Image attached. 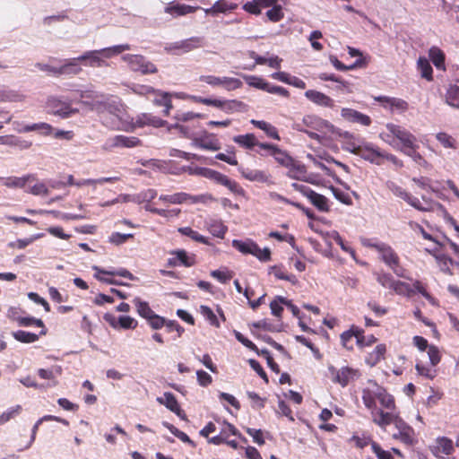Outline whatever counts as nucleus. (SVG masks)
I'll list each match as a JSON object with an SVG mask.
<instances>
[{
    "label": "nucleus",
    "instance_id": "obj_11",
    "mask_svg": "<svg viewBox=\"0 0 459 459\" xmlns=\"http://www.w3.org/2000/svg\"><path fill=\"white\" fill-rule=\"evenodd\" d=\"M103 319L114 329H135L138 325L137 320L130 316H121L117 318L111 313H106Z\"/></svg>",
    "mask_w": 459,
    "mask_h": 459
},
{
    "label": "nucleus",
    "instance_id": "obj_21",
    "mask_svg": "<svg viewBox=\"0 0 459 459\" xmlns=\"http://www.w3.org/2000/svg\"><path fill=\"white\" fill-rule=\"evenodd\" d=\"M164 125H165V121L162 120L161 118L152 116V114H149V113H143L136 117V118L133 124L132 129H134L135 127L141 128L145 126H152L154 127H161Z\"/></svg>",
    "mask_w": 459,
    "mask_h": 459
},
{
    "label": "nucleus",
    "instance_id": "obj_29",
    "mask_svg": "<svg viewBox=\"0 0 459 459\" xmlns=\"http://www.w3.org/2000/svg\"><path fill=\"white\" fill-rule=\"evenodd\" d=\"M37 178L33 174L23 177H8L4 179V185L7 187L23 188L28 183L36 181Z\"/></svg>",
    "mask_w": 459,
    "mask_h": 459
},
{
    "label": "nucleus",
    "instance_id": "obj_46",
    "mask_svg": "<svg viewBox=\"0 0 459 459\" xmlns=\"http://www.w3.org/2000/svg\"><path fill=\"white\" fill-rule=\"evenodd\" d=\"M377 281L384 288L393 290L396 280L389 273L377 272L375 273Z\"/></svg>",
    "mask_w": 459,
    "mask_h": 459
},
{
    "label": "nucleus",
    "instance_id": "obj_30",
    "mask_svg": "<svg viewBox=\"0 0 459 459\" xmlns=\"http://www.w3.org/2000/svg\"><path fill=\"white\" fill-rule=\"evenodd\" d=\"M80 59L76 58H69L64 61V65L58 67V72L60 75H76L82 72V68L79 65Z\"/></svg>",
    "mask_w": 459,
    "mask_h": 459
},
{
    "label": "nucleus",
    "instance_id": "obj_38",
    "mask_svg": "<svg viewBox=\"0 0 459 459\" xmlns=\"http://www.w3.org/2000/svg\"><path fill=\"white\" fill-rule=\"evenodd\" d=\"M359 326L351 325V328L341 334L342 345L348 351H353L354 346L352 340H357V331Z\"/></svg>",
    "mask_w": 459,
    "mask_h": 459
},
{
    "label": "nucleus",
    "instance_id": "obj_26",
    "mask_svg": "<svg viewBox=\"0 0 459 459\" xmlns=\"http://www.w3.org/2000/svg\"><path fill=\"white\" fill-rule=\"evenodd\" d=\"M385 353L386 345L385 343H380L377 345L371 352L368 353L365 357V363L369 367H375L385 359Z\"/></svg>",
    "mask_w": 459,
    "mask_h": 459
},
{
    "label": "nucleus",
    "instance_id": "obj_54",
    "mask_svg": "<svg viewBox=\"0 0 459 459\" xmlns=\"http://www.w3.org/2000/svg\"><path fill=\"white\" fill-rule=\"evenodd\" d=\"M244 79L246 82L251 87H255L263 91H265V89L268 87V82L261 77L255 75H244Z\"/></svg>",
    "mask_w": 459,
    "mask_h": 459
},
{
    "label": "nucleus",
    "instance_id": "obj_47",
    "mask_svg": "<svg viewBox=\"0 0 459 459\" xmlns=\"http://www.w3.org/2000/svg\"><path fill=\"white\" fill-rule=\"evenodd\" d=\"M13 338L23 343H32L39 340V334H36L33 333L26 332L23 330H19L13 333Z\"/></svg>",
    "mask_w": 459,
    "mask_h": 459
},
{
    "label": "nucleus",
    "instance_id": "obj_33",
    "mask_svg": "<svg viewBox=\"0 0 459 459\" xmlns=\"http://www.w3.org/2000/svg\"><path fill=\"white\" fill-rule=\"evenodd\" d=\"M250 123L253 126H255L256 128L263 130L268 137L277 140V141L281 140L280 134L278 133V129L272 124H270L266 121H264V120H255V119H252L250 121Z\"/></svg>",
    "mask_w": 459,
    "mask_h": 459
},
{
    "label": "nucleus",
    "instance_id": "obj_51",
    "mask_svg": "<svg viewBox=\"0 0 459 459\" xmlns=\"http://www.w3.org/2000/svg\"><path fill=\"white\" fill-rule=\"evenodd\" d=\"M163 426L167 428L175 437H177L183 443H186L192 446H195V442L185 432L179 430L174 425L169 422H163Z\"/></svg>",
    "mask_w": 459,
    "mask_h": 459
},
{
    "label": "nucleus",
    "instance_id": "obj_18",
    "mask_svg": "<svg viewBox=\"0 0 459 459\" xmlns=\"http://www.w3.org/2000/svg\"><path fill=\"white\" fill-rule=\"evenodd\" d=\"M341 116L344 120L350 123L359 124L363 126H369L372 123L371 117L353 108H342Z\"/></svg>",
    "mask_w": 459,
    "mask_h": 459
},
{
    "label": "nucleus",
    "instance_id": "obj_28",
    "mask_svg": "<svg viewBox=\"0 0 459 459\" xmlns=\"http://www.w3.org/2000/svg\"><path fill=\"white\" fill-rule=\"evenodd\" d=\"M233 142L246 150H254L258 146L259 141L254 134H246L236 135L232 138Z\"/></svg>",
    "mask_w": 459,
    "mask_h": 459
},
{
    "label": "nucleus",
    "instance_id": "obj_20",
    "mask_svg": "<svg viewBox=\"0 0 459 459\" xmlns=\"http://www.w3.org/2000/svg\"><path fill=\"white\" fill-rule=\"evenodd\" d=\"M375 100L381 103L384 108H389L392 111L394 109L399 110L401 112H404L409 108V104L403 99L387 97V96H379L376 97Z\"/></svg>",
    "mask_w": 459,
    "mask_h": 459
},
{
    "label": "nucleus",
    "instance_id": "obj_60",
    "mask_svg": "<svg viewBox=\"0 0 459 459\" xmlns=\"http://www.w3.org/2000/svg\"><path fill=\"white\" fill-rule=\"evenodd\" d=\"M133 238H134V235L131 233L122 234L119 232H113L109 236L108 241L114 245L119 246V245L126 243L128 239H131Z\"/></svg>",
    "mask_w": 459,
    "mask_h": 459
},
{
    "label": "nucleus",
    "instance_id": "obj_24",
    "mask_svg": "<svg viewBox=\"0 0 459 459\" xmlns=\"http://www.w3.org/2000/svg\"><path fill=\"white\" fill-rule=\"evenodd\" d=\"M154 96L153 104L159 107H164L162 111L163 116L168 117L169 111L172 108L171 95L168 92L156 90V92L152 94Z\"/></svg>",
    "mask_w": 459,
    "mask_h": 459
},
{
    "label": "nucleus",
    "instance_id": "obj_7",
    "mask_svg": "<svg viewBox=\"0 0 459 459\" xmlns=\"http://www.w3.org/2000/svg\"><path fill=\"white\" fill-rule=\"evenodd\" d=\"M329 371L333 377V381L343 387L348 385L351 381L355 380L360 376L358 369L348 366L342 367L339 369L331 366L329 367Z\"/></svg>",
    "mask_w": 459,
    "mask_h": 459
},
{
    "label": "nucleus",
    "instance_id": "obj_12",
    "mask_svg": "<svg viewBox=\"0 0 459 459\" xmlns=\"http://www.w3.org/2000/svg\"><path fill=\"white\" fill-rule=\"evenodd\" d=\"M357 155L376 165L383 163L384 152H381L378 146L372 143H363Z\"/></svg>",
    "mask_w": 459,
    "mask_h": 459
},
{
    "label": "nucleus",
    "instance_id": "obj_6",
    "mask_svg": "<svg viewBox=\"0 0 459 459\" xmlns=\"http://www.w3.org/2000/svg\"><path fill=\"white\" fill-rule=\"evenodd\" d=\"M122 59L134 72H137L142 74H152L158 72L157 66L142 55L127 54L123 56Z\"/></svg>",
    "mask_w": 459,
    "mask_h": 459
},
{
    "label": "nucleus",
    "instance_id": "obj_44",
    "mask_svg": "<svg viewBox=\"0 0 459 459\" xmlns=\"http://www.w3.org/2000/svg\"><path fill=\"white\" fill-rule=\"evenodd\" d=\"M178 230L180 234L186 236L198 243H202L204 245H210L208 238L201 235L199 232H197L196 230H194L190 227L178 228Z\"/></svg>",
    "mask_w": 459,
    "mask_h": 459
},
{
    "label": "nucleus",
    "instance_id": "obj_23",
    "mask_svg": "<svg viewBox=\"0 0 459 459\" xmlns=\"http://www.w3.org/2000/svg\"><path fill=\"white\" fill-rule=\"evenodd\" d=\"M305 96L307 100L318 106L325 108L334 107V100L323 92L315 90H308L305 92Z\"/></svg>",
    "mask_w": 459,
    "mask_h": 459
},
{
    "label": "nucleus",
    "instance_id": "obj_22",
    "mask_svg": "<svg viewBox=\"0 0 459 459\" xmlns=\"http://www.w3.org/2000/svg\"><path fill=\"white\" fill-rule=\"evenodd\" d=\"M199 9H200L199 6H191V5L185 4L172 2V3H169L165 7V13H169L174 17H178V16H184V15L189 14V13H193Z\"/></svg>",
    "mask_w": 459,
    "mask_h": 459
},
{
    "label": "nucleus",
    "instance_id": "obj_37",
    "mask_svg": "<svg viewBox=\"0 0 459 459\" xmlns=\"http://www.w3.org/2000/svg\"><path fill=\"white\" fill-rule=\"evenodd\" d=\"M14 320L20 326L36 325L38 327H41L42 330L40 331L39 335L43 336L47 334V328L41 319H38L32 316H19L14 318Z\"/></svg>",
    "mask_w": 459,
    "mask_h": 459
},
{
    "label": "nucleus",
    "instance_id": "obj_5",
    "mask_svg": "<svg viewBox=\"0 0 459 459\" xmlns=\"http://www.w3.org/2000/svg\"><path fill=\"white\" fill-rule=\"evenodd\" d=\"M232 246L240 253L253 255L261 262H268L271 260V250L268 247L261 249L260 247L252 240H238L232 241Z\"/></svg>",
    "mask_w": 459,
    "mask_h": 459
},
{
    "label": "nucleus",
    "instance_id": "obj_13",
    "mask_svg": "<svg viewBox=\"0 0 459 459\" xmlns=\"http://www.w3.org/2000/svg\"><path fill=\"white\" fill-rule=\"evenodd\" d=\"M170 254L174 255L168 259V264L172 267L184 265L191 267L196 264V255L195 254H188L184 249H178L171 251Z\"/></svg>",
    "mask_w": 459,
    "mask_h": 459
},
{
    "label": "nucleus",
    "instance_id": "obj_14",
    "mask_svg": "<svg viewBox=\"0 0 459 459\" xmlns=\"http://www.w3.org/2000/svg\"><path fill=\"white\" fill-rule=\"evenodd\" d=\"M93 271L95 272V278L99 280L100 281L106 282V283H115V280L112 278H108L106 276H122L124 278L134 280V275L126 269L121 268L117 271H108L105 269H102L99 266H92Z\"/></svg>",
    "mask_w": 459,
    "mask_h": 459
},
{
    "label": "nucleus",
    "instance_id": "obj_10",
    "mask_svg": "<svg viewBox=\"0 0 459 459\" xmlns=\"http://www.w3.org/2000/svg\"><path fill=\"white\" fill-rule=\"evenodd\" d=\"M47 107L51 114L59 116L63 118L69 117L78 112L77 108H73L69 103L62 101L56 98L48 99Z\"/></svg>",
    "mask_w": 459,
    "mask_h": 459
},
{
    "label": "nucleus",
    "instance_id": "obj_43",
    "mask_svg": "<svg viewBox=\"0 0 459 459\" xmlns=\"http://www.w3.org/2000/svg\"><path fill=\"white\" fill-rule=\"evenodd\" d=\"M271 271L273 273L275 278L279 280L288 281L292 285H297L299 283V280L296 275L289 273L281 266L273 265L271 267Z\"/></svg>",
    "mask_w": 459,
    "mask_h": 459
},
{
    "label": "nucleus",
    "instance_id": "obj_27",
    "mask_svg": "<svg viewBox=\"0 0 459 459\" xmlns=\"http://www.w3.org/2000/svg\"><path fill=\"white\" fill-rule=\"evenodd\" d=\"M237 4L230 3L227 0H218L213 4L212 7L204 9V12L206 14L214 16L218 13H224L228 11H233L237 9Z\"/></svg>",
    "mask_w": 459,
    "mask_h": 459
},
{
    "label": "nucleus",
    "instance_id": "obj_16",
    "mask_svg": "<svg viewBox=\"0 0 459 459\" xmlns=\"http://www.w3.org/2000/svg\"><path fill=\"white\" fill-rule=\"evenodd\" d=\"M238 171L245 179L251 182H258L267 185L273 184L272 176L264 170L250 169L240 167L238 168Z\"/></svg>",
    "mask_w": 459,
    "mask_h": 459
},
{
    "label": "nucleus",
    "instance_id": "obj_55",
    "mask_svg": "<svg viewBox=\"0 0 459 459\" xmlns=\"http://www.w3.org/2000/svg\"><path fill=\"white\" fill-rule=\"evenodd\" d=\"M242 85L243 83L239 79L224 76L221 77V82L220 86L230 91L241 88Z\"/></svg>",
    "mask_w": 459,
    "mask_h": 459
},
{
    "label": "nucleus",
    "instance_id": "obj_4",
    "mask_svg": "<svg viewBox=\"0 0 459 459\" xmlns=\"http://www.w3.org/2000/svg\"><path fill=\"white\" fill-rule=\"evenodd\" d=\"M386 129L389 132L388 136H393L397 139L401 143V151L406 155H412L415 152V150L419 147L417 144V138L414 134H412L406 128L395 125L393 123H389L386 125Z\"/></svg>",
    "mask_w": 459,
    "mask_h": 459
},
{
    "label": "nucleus",
    "instance_id": "obj_25",
    "mask_svg": "<svg viewBox=\"0 0 459 459\" xmlns=\"http://www.w3.org/2000/svg\"><path fill=\"white\" fill-rule=\"evenodd\" d=\"M195 145L201 149L208 151H218L221 149V143L212 134H206L195 139Z\"/></svg>",
    "mask_w": 459,
    "mask_h": 459
},
{
    "label": "nucleus",
    "instance_id": "obj_31",
    "mask_svg": "<svg viewBox=\"0 0 459 459\" xmlns=\"http://www.w3.org/2000/svg\"><path fill=\"white\" fill-rule=\"evenodd\" d=\"M207 230L214 237L219 238H224L225 234L228 231V227L224 225L222 221L211 219L206 221Z\"/></svg>",
    "mask_w": 459,
    "mask_h": 459
},
{
    "label": "nucleus",
    "instance_id": "obj_2",
    "mask_svg": "<svg viewBox=\"0 0 459 459\" xmlns=\"http://www.w3.org/2000/svg\"><path fill=\"white\" fill-rule=\"evenodd\" d=\"M131 49L129 44L116 45L109 48H105L99 50H90L84 52L82 55L78 56L81 62L84 65L91 67H102L108 66L106 59L111 58L114 56L119 55L124 51Z\"/></svg>",
    "mask_w": 459,
    "mask_h": 459
},
{
    "label": "nucleus",
    "instance_id": "obj_52",
    "mask_svg": "<svg viewBox=\"0 0 459 459\" xmlns=\"http://www.w3.org/2000/svg\"><path fill=\"white\" fill-rule=\"evenodd\" d=\"M200 313L209 322V324L214 327H220V322L218 320L217 316L214 314L212 309L208 306L202 305L200 307Z\"/></svg>",
    "mask_w": 459,
    "mask_h": 459
},
{
    "label": "nucleus",
    "instance_id": "obj_19",
    "mask_svg": "<svg viewBox=\"0 0 459 459\" xmlns=\"http://www.w3.org/2000/svg\"><path fill=\"white\" fill-rule=\"evenodd\" d=\"M109 148H134L142 145V141L135 136L118 134L108 140Z\"/></svg>",
    "mask_w": 459,
    "mask_h": 459
},
{
    "label": "nucleus",
    "instance_id": "obj_41",
    "mask_svg": "<svg viewBox=\"0 0 459 459\" xmlns=\"http://www.w3.org/2000/svg\"><path fill=\"white\" fill-rule=\"evenodd\" d=\"M133 303L136 307L138 315L146 320H148L154 314V311L151 308L149 303L143 301L140 298H134Z\"/></svg>",
    "mask_w": 459,
    "mask_h": 459
},
{
    "label": "nucleus",
    "instance_id": "obj_50",
    "mask_svg": "<svg viewBox=\"0 0 459 459\" xmlns=\"http://www.w3.org/2000/svg\"><path fill=\"white\" fill-rule=\"evenodd\" d=\"M289 304V300L286 298L278 296L275 299H273L270 303V308L272 311V314L279 318L281 317L282 312H283V307L282 305Z\"/></svg>",
    "mask_w": 459,
    "mask_h": 459
},
{
    "label": "nucleus",
    "instance_id": "obj_42",
    "mask_svg": "<svg viewBox=\"0 0 459 459\" xmlns=\"http://www.w3.org/2000/svg\"><path fill=\"white\" fill-rule=\"evenodd\" d=\"M377 341V339L373 334L365 335L364 330L362 328L359 327V329L357 331V342H356L359 349L363 350L366 347H370L374 343H376Z\"/></svg>",
    "mask_w": 459,
    "mask_h": 459
},
{
    "label": "nucleus",
    "instance_id": "obj_3",
    "mask_svg": "<svg viewBox=\"0 0 459 459\" xmlns=\"http://www.w3.org/2000/svg\"><path fill=\"white\" fill-rule=\"evenodd\" d=\"M370 247L379 254L380 259L396 276L410 280L407 270L401 265L400 257L391 246L385 243H374L370 244Z\"/></svg>",
    "mask_w": 459,
    "mask_h": 459
},
{
    "label": "nucleus",
    "instance_id": "obj_48",
    "mask_svg": "<svg viewBox=\"0 0 459 459\" xmlns=\"http://www.w3.org/2000/svg\"><path fill=\"white\" fill-rule=\"evenodd\" d=\"M415 369L419 376L424 377L425 378L430 380L434 379L437 375V371L435 367H429L422 364L421 362L416 363Z\"/></svg>",
    "mask_w": 459,
    "mask_h": 459
},
{
    "label": "nucleus",
    "instance_id": "obj_36",
    "mask_svg": "<svg viewBox=\"0 0 459 459\" xmlns=\"http://www.w3.org/2000/svg\"><path fill=\"white\" fill-rule=\"evenodd\" d=\"M318 78L322 81H332L337 82L335 89L340 91L351 92L350 82L343 81L341 77L336 76L333 74L322 73L318 75Z\"/></svg>",
    "mask_w": 459,
    "mask_h": 459
},
{
    "label": "nucleus",
    "instance_id": "obj_35",
    "mask_svg": "<svg viewBox=\"0 0 459 459\" xmlns=\"http://www.w3.org/2000/svg\"><path fill=\"white\" fill-rule=\"evenodd\" d=\"M272 157L279 165L284 168L290 169L294 166L293 158L286 151L281 150L278 146H276Z\"/></svg>",
    "mask_w": 459,
    "mask_h": 459
},
{
    "label": "nucleus",
    "instance_id": "obj_57",
    "mask_svg": "<svg viewBox=\"0 0 459 459\" xmlns=\"http://www.w3.org/2000/svg\"><path fill=\"white\" fill-rule=\"evenodd\" d=\"M302 123L307 127L318 130L322 127L324 120L314 115H307L303 117Z\"/></svg>",
    "mask_w": 459,
    "mask_h": 459
},
{
    "label": "nucleus",
    "instance_id": "obj_56",
    "mask_svg": "<svg viewBox=\"0 0 459 459\" xmlns=\"http://www.w3.org/2000/svg\"><path fill=\"white\" fill-rule=\"evenodd\" d=\"M246 108V104L238 100H225V106L223 111L226 113H233L236 111H242Z\"/></svg>",
    "mask_w": 459,
    "mask_h": 459
},
{
    "label": "nucleus",
    "instance_id": "obj_49",
    "mask_svg": "<svg viewBox=\"0 0 459 459\" xmlns=\"http://www.w3.org/2000/svg\"><path fill=\"white\" fill-rule=\"evenodd\" d=\"M446 103L459 108V86L451 85L446 94Z\"/></svg>",
    "mask_w": 459,
    "mask_h": 459
},
{
    "label": "nucleus",
    "instance_id": "obj_32",
    "mask_svg": "<svg viewBox=\"0 0 459 459\" xmlns=\"http://www.w3.org/2000/svg\"><path fill=\"white\" fill-rule=\"evenodd\" d=\"M307 198L311 202V204L320 212H327L330 210L328 204V199L313 189L308 192Z\"/></svg>",
    "mask_w": 459,
    "mask_h": 459
},
{
    "label": "nucleus",
    "instance_id": "obj_15",
    "mask_svg": "<svg viewBox=\"0 0 459 459\" xmlns=\"http://www.w3.org/2000/svg\"><path fill=\"white\" fill-rule=\"evenodd\" d=\"M204 39L203 37H191L189 39L175 42L171 45L170 49L175 53H187L194 49L204 47Z\"/></svg>",
    "mask_w": 459,
    "mask_h": 459
},
{
    "label": "nucleus",
    "instance_id": "obj_8",
    "mask_svg": "<svg viewBox=\"0 0 459 459\" xmlns=\"http://www.w3.org/2000/svg\"><path fill=\"white\" fill-rule=\"evenodd\" d=\"M159 199L163 203L172 204H181L184 203H205L208 199L207 195H191L185 192H178L172 195H161Z\"/></svg>",
    "mask_w": 459,
    "mask_h": 459
},
{
    "label": "nucleus",
    "instance_id": "obj_64",
    "mask_svg": "<svg viewBox=\"0 0 459 459\" xmlns=\"http://www.w3.org/2000/svg\"><path fill=\"white\" fill-rule=\"evenodd\" d=\"M371 449L377 455V459H394L392 454L389 451L384 450L380 445L375 441L371 443Z\"/></svg>",
    "mask_w": 459,
    "mask_h": 459
},
{
    "label": "nucleus",
    "instance_id": "obj_9",
    "mask_svg": "<svg viewBox=\"0 0 459 459\" xmlns=\"http://www.w3.org/2000/svg\"><path fill=\"white\" fill-rule=\"evenodd\" d=\"M387 186L390 189V191L396 195L397 197H400L403 199L405 202H407L411 206L414 207L418 211L421 212H429L431 211L430 206H423L419 200V198L411 195L410 193L405 191L403 187L400 186H397L394 182H388Z\"/></svg>",
    "mask_w": 459,
    "mask_h": 459
},
{
    "label": "nucleus",
    "instance_id": "obj_62",
    "mask_svg": "<svg viewBox=\"0 0 459 459\" xmlns=\"http://www.w3.org/2000/svg\"><path fill=\"white\" fill-rule=\"evenodd\" d=\"M437 139L445 148H456L455 140L446 133H438Z\"/></svg>",
    "mask_w": 459,
    "mask_h": 459
},
{
    "label": "nucleus",
    "instance_id": "obj_17",
    "mask_svg": "<svg viewBox=\"0 0 459 459\" xmlns=\"http://www.w3.org/2000/svg\"><path fill=\"white\" fill-rule=\"evenodd\" d=\"M430 450L436 457L443 459L454 452V443L446 437H437Z\"/></svg>",
    "mask_w": 459,
    "mask_h": 459
},
{
    "label": "nucleus",
    "instance_id": "obj_61",
    "mask_svg": "<svg viewBox=\"0 0 459 459\" xmlns=\"http://www.w3.org/2000/svg\"><path fill=\"white\" fill-rule=\"evenodd\" d=\"M132 91L140 96H149L156 92V89L149 85L134 84L131 88Z\"/></svg>",
    "mask_w": 459,
    "mask_h": 459
},
{
    "label": "nucleus",
    "instance_id": "obj_1",
    "mask_svg": "<svg viewBox=\"0 0 459 459\" xmlns=\"http://www.w3.org/2000/svg\"><path fill=\"white\" fill-rule=\"evenodd\" d=\"M361 399L370 411L374 424L384 430L393 424L397 431L392 437L405 446H412L417 442L414 429L402 419L394 395L384 386L375 380H368L367 385L361 390Z\"/></svg>",
    "mask_w": 459,
    "mask_h": 459
},
{
    "label": "nucleus",
    "instance_id": "obj_39",
    "mask_svg": "<svg viewBox=\"0 0 459 459\" xmlns=\"http://www.w3.org/2000/svg\"><path fill=\"white\" fill-rule=\"evenodd\" d=\"M157 402L165 405L172 412L179 411L180 405L178 404L176 396L172 393H164L163 397L157 398Z\"/></svg>",
    "mask_w": 459,
    "mask_h": 459
},
{
    "label": "nucleus",
    "instance_id": "obj_34",
    "mask_svg": "<svg viewBox=\"0 0 459 459\" xmlns=\"http://www.w3.org/2000/svg\"><path fill=\"white\" fill-rule=\"evenodd\" d=\"M429 56L433 65L439 70L446 71V56L438 47L433 46L429 50Z\"/></svg>",
    "mask_w": 459,
    "mask_h": 459
},
{
    "label": "nucleus",
    "instance_id": "obj_53",
    "mask_svg": "<svg viewBox=\"0 0 459 459\" xmlns=\"http://www.w3.org/2000/svg\"><path fill=\"white\" fill-rule=\"evenodd\" d=\"M396 294L406 297H411L414 294V290L411 285L407 282L396 280L393 290Z\"/></svg>",
    "mask_w": 459,
    "mask_h": 459
},
{
    "label": "nucleus",
    "instance_id": "obj_58",
    "mask_svg": "<svg viewBox=\"0 0 459 459\" xmlns=\"http://www.w3.org/2000/svg\"><path fill=\"white\" fill-rule=\"evenodd\" d=\"M276 146L275 144H273V143H258V146H257V150L255 151L256 153L263 157V158H266V157H269V156H273V152H274V150L276 149Z\"/></svg>",
    "mask_w": 459,
    "mask_h": 459
},
{
    "label": "nucleus",
    "instance_id": "obj_45",
    "mask_svg": "<svg viewBox=\"0 0 459 459\" xmlns=\"http://www.w3.org/2000/svg\"><path fill=\"white\" fill-rule=\"evenodd\" d=\"M417 66L423 78L429 82L433 80V69L426 57L420 56L417 61Z\"/></svg>",
    "mask_w": 459,
    "mask_h": 459
},
{
    "label": "nucleus",
    "instance_id": "obj_63",
    "mask_svg": "<svg viewBox=\"0 0 459 459\" xmlns=\"http://www.w3.org/2000/svg\"><path fill=\"white\" fill-rule=\"evenodd\" d=\"M428 355L430 365L436 367L441 361V354L439 349L435 345H430L428 349Z\"/></svg>",
    "mask_w": 459,
    "mask_h": 459
},
{
    "label": "nucleus",
    "instance_id": "obj_59",
    "mask_svg": "<svg viewBox=\"0 0 459 459\" xmlns=\"http://www.w3.org/2000/svg\"><path fill=\"white\" fill-rule=\"evenodd\" d=\"M266 16L273 22H280L284 17L281 6L275 4L266 12Z\"/></svg>",
    "mask_w": 459,
    "mask_h": 459
},
{
    "label": "nucleus",
    "instance_id": "obj_40",
    "mask_svg": "<svg viewBox=\"0 0 459 459\" xmlns=\"http://www.w3.org/2000/svg\"><path fill=\"white\" fill-rule=\"evenodd\" d=\"M342 137L344 139L343 149L357 155L362 144H359L356 137L349 132H345Z\"/></svg>",
    "mask_w": 459,
    "mask_h": 459
}]
</instances>
